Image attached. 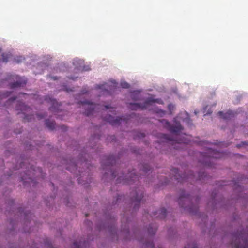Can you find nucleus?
Here are the masks:
<instances>
[{
	"label": "nucleus",
	"mask_w": 248,
	"mask_h": 248,
	"mask_svg": "<svg viewBox=\"0 0 248 248\" xmlns=\"http://www.w3.org/2000/svg\"><path fill=\"white\" fill-rule=\"evenodd\" d=\"M180 142H184V143H187V142H186V141H183V140L181 141Z\"/></svg>",
	"instance_id": "nucleus-49"
},
{
	"label": "nucleus",
	"mask_w": 248,
	"mask_h": 248,
	"mask_svg": "<svg viewBox=\"0 0 248 248\" xmlns=\"http://www.w3.org/2000/svg\"><path fill=\"white\" fill-rule=\"evenodd\" d=\"M217 114L219 117L225 120L230 119L235 115L234 113L231 110H229L226 113H223L222 111H219Z\"/></svg>",
	"instance_id": "nucleus-17"
},
{
	"label": "nucleus",
	"mask_w": 248,
	"mask_h": 248,
	"mask_svg": "<svg viewBox=\"0 0 248 248\" xmlns=\"http://www.w3.org/2000/svg\"><path fill=\"white\" fill-rule=\"evenodd\" d=\"M16 99V97H13V98H10L8 100L9 101H14V100H15Z\"/></svg>",
	"instance_id": "nucleus-43"
},
{
	"label": "nucleus",
	"mask_w": 248,
	"mask_h": 248,
	"mask_svg": "<svg viewBox=\"0 0 248 248\" xmlns=\"http://www.w3.org/2000/svg\"><path fill=\"white\" fill-rule=\"evenodd\" d=\"M173 174H174V177L176 180L179 182L184 183L185 182H190L192 183L195 180V176L193 172L189 171L187 175L183 174V175H180L179 173V170L176 168H174L171 170Z\"/></svg>",
	"instance_id": "nucleus-6"
},
{
	"label": "nucleus",
	"mask_w": 248,
	"mask_h": 248,
	"mask_svg": "<svg viewBox=\"0 0 248 248\" xmlns=\"http://www.w3.org/2000/svg\"><path fill=\"white\" fill-rule=\"evenodd\" d=\"M101 88V86H100V85H97V86H96V88H97V89H100Z\"/></svg>",
	"instance_id": "nucleus-47"
},
{
	"label": "nucleus",
	"mask_w": 248,
	"mask_h": 248,
	"mask_svg": "<svg viewBox=\"0 0 248 248\" xmlns=\"http://www.w3.org/2000/svg\"><path fill=\"white\" fill-rule=\"evenodd\" d=\"M23 60H24V58L22 57H17L16 59H15V60L17 63L21 62Z\"/></svg>",
	"instance_id": "nucleus-34"
},
{
	"label": "nucleus",
	"mask_w": 248,
	"mask_h": 248,
	"mask_svg": "<svg viewBox=\"0 0 248 248\" xmlns=\"http://www.w3.org/2000/svg\"><path fill=\"white\" fill-rule=\"evenodd\" d=\"M139 180V176L135 174V170L128 172L125 176H119L117 179L118 183H123V184L131 185L136 181Z\"/></svg>",
	"instance_id": "nucleus-7"
},
{
	"label": "nucleus",
	"mask_w": 248,
	"mask_h": 248,
	"mask_svg": "<svg viewBox=\"0 0 248 248\" xmlns=\"http://www.w3.org/2000/svg\"><path fill=\"white\" fill-rule=\"evenodd\" d=\"M52 78L54 80H56V79H57V78H56V77H52Z\"/></svg>",
	"instance_id": "nucleus-48"
},
{
	"label": "nucleus",
	"mask_w": 248,
	"mask_h": 248,
	"mask_svg": "<svg viewBox=\"0 0 248 248\" xmlns=\"http://www.w3.org/2000/svg\"><path fill=\"white\" fill-rule=\"evenodd\" d=\"M24 163H22V164H21V168H22V167H23V166H24Z\"/></svg>",
	"instance_id": "nucleus-54"
},
{
	"label": "nucleus",
	"mask_w": 248,
	"mask_h": 248,
	"mask_svg": "<svg viewBox=\"0 0 248 248\" xmlns=\"http://www.w3.org/2000/svg\"><path fill=\"white\" fill-rule=\"evenodd\" d=\"M88 93V91H87V90H84V89H83V90H82V91H81V93H82V94H85V93Z\"/></svg>",
	"instance_id": "nucleus-40"
},
{
	"label": "nucleus",
	"mask_w": 248,
	"mask_h": 248,
	"mask_svg": "<svg viewBox=\"0 0 248 248\" xmlns=\"http://www.w3.org/2000/svg\"><path fill=\"white\" fill-rule=\"evenodd\" d=\"M62 129H63L64 130H66L64 126H62Z\"/></svg>",
	"instance_id": "nucleus-52"
},
{
	"label": "nucleus",
	"mask_w": 248,
	"mask_h": 248,
	"mask_svg": "<svg viewBox=\"0 0 248 248\" xmlns=\"http://www.w3.org/2000/svg\"><path fill=\"white\" fill-rule=\"evenodd\" d=\"M72 248H89V244L88 242H74Z\"/></svg>",
	"instance_id": "nucleus-20"
},
{
	"label": "nucleus",
	"mask_w": 248,
	"mask_h": 248,
	"mask_svg": "<svg viewBox=\"0 0 248 248\" xmlns=\"http://www.w3.org/2000/svg\"><path fill=\"white\" fill-rule=\"evenodd\" d=\"M104 108H105L106 109H107L108 108H109L110 107L108 105H106L104 106Z\"/></svg>",
	"instance_id": "nucleus-44"
},
{
	"label": "nucleus",
	"mask_w": 248,
	"mask_h": 248,
	"mask_svg": "<svg viewBox=\"0 0 248 248\" xmlns=\"http://www.w3.org/2000/svg\"><path fill=\"white\" fill-rule=\"evenodd\" d=\"M45 100L47 103H50L51 106L49 108V110L53 112H57L59 111V106L61 105L59 104L55 99L46 96Z\"/></svg>",
	"instance_id": "nucleus-12"
},
{
	"label": "nucleus",
	"mask_w": 248,
	"mask_h": 248,
	"mask_svg": "<svg viewBox=\"0 0 248 248\" xmlns=\"http://www.w3.org/2000/svg\"><path fill=\"white\" fill-rule=\"evenodd\" d=\"M160 137L164 140V141H163V142H167L168 141L172 140V139H171L170 137V136L167 134H161Z\"/></svg>",
	"instance_id": "nucleus-23"
},
{
	"label": "nucleus",
	"mask_w": 248,
	"mask_h": 248,
	"mask_svg": "<svg viewBox=\"0 0 248 248\" xmlns=\"http://www.w3.org/2000/svg\"><path fill=\"white\" fill-rule=\"evenodd\" d=\"M103 119L104 121L108 122L113 126L119 125L121 123V121L122 120V118L120 117H117L115 119L110 115H108V116L105 117Z\"/></svg>",
	"instance_id": "nucleus-15"
},
{
	"label": "nucleus",
	"mask_w": 248,
	"mask_h": 248,
	"mask_svg": "<svg viewBox=\"0 0 248 248\" xmlns=\"http://www.w3.org/2000/svg\"><path fill=\"white\" fill-rule=\"evenodd\" d=\"M140 202H135L132 212L136 211L140 207Z\"/></svg>",
	"instance_id": "nucleus-29"
},
{
	"label": "nucleus",
	"mask_w": 248,
	"mask_h": 248,
	"mask_svg": "<svg viewBox=\"0 0 248 248\" xmlns=\"http://www.w3.org/2000/svg\"><path fill=\"white\" fill-rule=\"evenodd\" d=\"M121 86L123 88L127 89L129 88L130 85L126 82L124 81L121 83Z\"/></svg>",
	"instance_id": "nucleus-27"
},
{
	"label": "nucleus",
	"mask_w": 248,
	"mask_h": 248,
	"mask_svg": "<svg viewBox=\"0 0 248 248\" xmlns=\"http://www.w3.org/2000/svg\"><path fill=\"white\" fill-rule=\"evenodd\" d=\"M72 165L73 166V167H74V168H75L76 169H77V165H76V164H75V163H73V165Z\"/></svg>",
	"instance_id": "nucleus-45"
},
{
	"label": "nucleus",
	"mask_w": 248,
	"mask_h": 248,
	"mask_svg": "<svg viewBox=\"0 0 248 248\" xmlns=\"http://www.w3.org/2000/svg\"><path fill=\"white\" fill-rule=\"evenodd\" d=\"M32 116V115H26V116H25V117L24 118V120L29 121L31 120Z\"/></svg>",
	"instance_id": "nucleus-35"
},
{
	"label": "nucleus",
	"mask_w": 248,
	"mask_h": 248,
	"mask_svg": "<svg viewBox=\"0 0 248 248\" xmlns=\"http://www.w3.org/2000/svg\"><path fill=\"white\" fill-rule=\"evenodd\" d=\"M112 176L114 178L117 176V174H116V172H112L111 173Z\"/></svg>",
	"instance_id": "nucleus-41"
},
{
	"label": "nucleus",
	"mask_w": 248,
	"mask_h": 248,
	"mask_svg": "<svg viewBox=\"0 0 248 248\" xmlns=\"http://www.w3.org/2000/svg\"><path fill=\"white\" fill-rule=\"evenodd\" d=\"M2 61L3 62H7L9 58V55L3 53L2 54Z\"/></svg>",
	"instance_id": "nucleus-28"
},
{
	"label": "nucleus",
	"mask_w": 248,
	"mask_h": 248,
	"mask_svg": "<svg viewBox=\"0 0 248 248\" xmlns=\"http://www.w3.org/2000/svg\"><path fill=\"white\" fill-rule=\"evenodd\" d=\"M205 165L206 166H208V167H211L212 166L211 165H210L209 163H208L207 161H206L205 162Z\"/></svg>",
	"instance_id": "nucleus-42"
},
{
	"label": "nucleus",
	"mask_w": 248,
	"mask_h": 248,
	"mask_svg": "<svg viewBox=\"0 0 248 248\" xmlns=\"http://www.w3.org/2000/svg\"><path fill=\"white\" fill-rule=\"evenodd\" d=\"M111 138L112 140H114V139H115V137L114 136H112Z\"/></svg>",
	"instance_id": "nucleus-46"
},
{
	"label": "nucleus",
	"mask_w": 248,
	"mask_h": 248,
	"mask_svg": "<svg viewBox=\"0 0 248 248\" xmlns=\"http://www.w3.org/2000/svg\"><path fill=\"white\" fill-rule=\"evenodd\" d=\"M203 156H207L206 159H208L210 162L214 159H217L220 158V153L214 150L209 149L207 153H204Z\"/></svg>",
	"instance_id": "nucleus-13"
},
{
	"label": "nucleus",
	"mask_w": 248,
	"mask_h": 248,
	"mask_svg": "<svg viewBox=\"0 0 248 248\" xmlns=\"http://www.w3.org/2000/svg\"><path fill=\"white\" fill-rule=\"evenodd\" d=\"M142 171L145 173H147L151 170L150 166L148 164L142 165Z\"/></svg>",
	"instance_id": "nucleus-24"
},
{
	"label": "nucleus",
	"mask_w": 248,
	"mask_h": 248,
	"mask_svg": "<svg viewBox=\"0 0 248 248\" xmlns=\"http://www.w3.org/2000/svg\"><path fill=\"white\" fill-rule=\"evenodd\" d=\"M246 142H242V144L243 145H244L245 144Z\"/></svg>",
	"instance_id": "nucleus-55"
},
{
	"label": "nucleus",
	"mask_w": 248,
	"mask_h": 248,
	"mask_svg": "<svg viewBox=\"0 0 248 248\" xmlns=\"http://www.w3.org/2000/svg\"><path fill=\"white\" fill-rule=\"evenodd\" d=\"M126 222H128V219H126Z\"/></svg>",
	"instance_id": "nucleus-59"
},
{
	"label": "nucleus",
	"mask_w": 248,
	"mask_h": 248,
	"mask_svg": "<svg viewBox=\"0 0 248 248\" xmlns=\"http://www.w3.org/2000/svg\"><path fill=\"white\" fill-rule=\"evenodd\" d=\"M173 231H174V229L173 228H170L168 229V233H169V234L172 235Z\"/></svg>",
	"instance_id": "nucleus-36"
},
{
	"label": "nucleus",
	"mask_w": 248,
	"mask_h": 248,
	"mask_svg": "<svg viewBox=\"0 0 248 248\" xmlns=\"http://www.w3.org/2000/svg\"><path fill=\"white\" fill-rule=\"evenodd\" d=\"M205 177H206V174L205 172H200L199 173L198 178L196 179V180L198 179L199 180H201L202 179H203Z\"/></svg>",
	"instance_id": "nucleus-26"
},
{
	"label": "nucleus",
	"mask_w": 248,
	"mask_h": 248,
	"mask_svg": "<svg viewBox=\"0 0 248 248\" xmlns=\"http://www.w3.org/2000/svg\"><path fill=\"white\" fill-rule=\"evenodd\" d=\"M167 214L166 210L164 208H161L159 210L154 212L152 216L163 219L166 217Z\"/></svg>",
	"instance_id": "nucleus-16"
},
{
	"label": "nucleus",
	"mask_w": 248,
	"mask_h": 248,
	"mask_svg": "<svg viewBox=\"0 0 248 248\" xmlns=\"http://www.w3.org/2000/svg\"><path fill=\"white\" fill-rule=\"evenodd\" d=\"M19 212L21 214H24V217L26 218V219H27V220L28 219V217H28V215H27V214L26 213V211L24 212L21 209H19Z\"/></svg>",
	"instance_id": "nucleus-30"
},
{
	"label": "nucleus",
	"mask_w": 248,
	"mask_h": 248,
	"mask_svg": "<svg viewBox=\"0 0 248 248\" xmlns=\"http://www.w3.org/2000/svg\"><path fill=\"white\" fill-rule=\"evenodd\" d=\"M142 197L143 195L142 192H138L135 191V192L132 195L130 202H142Z\"/></svg>",
	"instance_id": "nucleus-19"
},
{
	"label": "nucleus",
	"mask_w": 248,
	"mask_h": 248,
	"mask_svg": "<svg viewBox=\"0 0 248 248\" xmlns=\"http://www.w3.org/2000/svg\"><path fill=\"white\" fill-rule=\"evenodd\" d=\"M162 122H164L165 126L171 133L177 134L180 132L182 129L183 127L181 124H178L177 125L174 126L170 124L167 120H163Z\"/></svg>",
	"instance_id": "nucleus-10"
},
{
	"label": "nucleus",
	"mask_w": 248,
	"mask_h": 248,
	"mask_svg": "<svg viewBox=\"0 0 248 248\" xmlns=\"http://www.w3.org/2000/svg\"><path fill=\"white\" fill-rule=\"evenodd\" d=\"M161 112L164 114L165 113L164 111H161Z\"/></svg>",
	"instance_id": "nucleus-56"
},
{
	"label": "nucleus",
	"mask_w": 248,
	"mask_h": 248,
	"mask_svg": "<svg viewBox=\"0 0 248 248\" xmlns=\"http://www.w3.org/2000/svg\"><path fill=\"white\" fill-rule=\"evenodd\" d=\"M66 169H67V170H70V169L69 168V167H67L66 168Z\"/></svg>",
	"instance_id": "nucleus-53"
},
{
	"label": "nucleus",
	"mask_w": 248,
	"mask_h": 248,
	"mask_svg": "<svg viewBox=\"0 0 248 248\" xmlns=\"http://www.w3.org/2000/svg\"><path fill=\"white\" fill-rule=\"evenodd\" d=\"M31 248H37L35 246H32L31 247Z\"/></svg>",
	"instance_id": "nucleus-51"
},
{
	"label": "nucleus",
	"mask_w": 248,
	"mask_h": 248,
	"mask_svg": "<svg viewBox=\"0 0 248 248\" xmlns=\"http://www.w3.org/2000/svg\"><path fill=\"white\" fill-rule=\"evenodd\" d=\"M71 78L72 79H74V78Z\"/></svg>",
	"instance_id": "nucleus-58"
},
{
	"label": "nucleus",
	"mask_w": 248,
	"mask_h": 248,
	"mask_svg": "<svg viewBox=\"0 0 248 248\" xmlns=\"http://www.w3.org/2000/svg\"><path fill=\"white\" fill-rule=\"evenodd\" d=\"M46 245H47V247L48 248H52V246L50 242H46Z\"/></svg>",
	"instance_id": "nucleus-37"
},
{
	"label": "nucleus",
	"mask_w": 248,
	"mask_h": 248,
	"mask_svg": "<svg viewBox=\"0 0 248 248\" xmlns=\"http://www.w3.org/2000/svg\"><path fill=\"white\" fill-rule=\"evenodd\" d=\"M116 162V159L113 155L105 156L101 162V166L103 169H107L108 167L113 165Z\"/></svg>",
	"instance_id": "nucleus-11"
},
{
	"label": "nucleus",
	"mask_w": 248,
	"mask_h": 248,
	"mask_svg": "<svg viewBox=\"0 0 248 248\" xmlns=\"http://www.w3.org/2000/svg\"><path fill=\"white\" fill-rule=\"evenodd\" d=\"M42 170L41 168L35 167L34 166H31L30 168L28 169L25 174L26 176L21 177V180L23 182L25 186L27 183L31 185V183L34 184L33 176H35L38 177L42 175Z\"/></svg>",
	"instance_id": "nucleus-4"
},
{
	"label": "nucleus",
	"mask_w": 248,
	"mask_h": 248,
	"mask_svg": "<svg viewBox=\"0 0 248 248\" xmlns=\"http://www.w3.org/2000/svg\"><path fill=\"white\" fill-rule=\"evenodd\" d=\"M14 77L16 79V81L10 84L11 88L14 89L15 88L23 87L26 84L27 80L25 79L19 77L17 76H14Z\"/></svg>",
	"instance_id": "nucleus-14"
},
{
	"label": "nucleus",
	"mask_w": 248,
	"mask_h": 248,
	"mask_svg": "<svg viewBox=\"0 0 248 248\" xmlns=\"http://www.w3.org/2000/svg\"><path fill=\"white\" fill-rule=\"evenodd\" d=\"M121 234L124 236L125 239H129L130 236V231L129 230V227L126 225H125L124 226L123 225H122Z\"/></svg>",
	"instance_id": "nucleus-18"
},
{
	"label": "nucleus",
	"mask_w": 248,
	"mask_h": 248,
	"mask_svg": "<svg viewBox=\"0 0 248 248\" xmlns=\"http://www.w3.org/2000/svg\"><path fill=\"white\" fill-rule=\"evenodd\" d=\"M37 118H38V119H41L45 117V115H42V114H38L37 115Z\"/></svg>",
	"instance_id": "nucleus-39"
},
{
	"label": "nucleus",
	"mask_w": 248,
	"mask_h": 248,
	"mask_svg": "<svg viewBox=\"0 0 248 248\" xmlns=\"http://www.w3.org/2000/svg\"><path fill=\"white\" fill-rule=\"evenodd\" d=\"M157 102L156 100L149 98L143 104L140 103H130L129 108L132 110H137L139 108L144 109L146 108L152 103ZM157 102H158L157 101Z\"/></svg>",
	"instance_id": "nucleus-9"
},
{
	"label": "nucleus",
	"mask_w": 248,
	"mask_h": 248,
	"mask_svg": "<svg viewBox=\"0 0 248 248\" xmlns=\"http://www.w3.org/2000/svg\"><path fill=\"white\" fill-rule=\"evenodd\" d=\"M188 203V204L186 206V202H179V206L182 208H184V211L191 215L197 216L198 222L204 232H207L210 235H212V234L213 235H215L214 231L215 225L213 222H211L209 225L207 224L206 222L207 216L199 212L197 202Z\"/></svg>",
	"instance_id": "nucleus-1"
},
{
	"label": "nucleus",
	"mask_w": 248,
	"mask_h": 248,
	"mask_svg": "<svg viewBox=\"0 0 248 248\" xmlns=\"http://www.w3.org/2000/svg\"><path fill=\"white\" fill-rule=\"evenodd\" d=\"M107 223L106 224H98L97 228L98 230H106L113 240H118L119 234L118 231L115 227L114 221L115 217L112 214H109L106 216Z\"/></svg>",
	"instance_id": "nucleus-3"
},
{
	"label": "nucleus",
	"mask_w": 248,
	"mask_h": 248,
	"mask_svg": "<svg viewBox=\"0 0 248 248\" xmlns=\"http://www.w3.org/2000/svg\"><path fill=\"white\" fill-rule=\"evenodd\" d=\"M124 195H117V197L115 202H120L122 200H125Z\"/></svg>",
	"instance_id": "nucleus-31"
},
{
	"label": "nucleus",
	"mask_w": 248,
	"mask_h": 248,
	"mask_svg": "<svg viewBox=\"0 0 248 248\" xmlns=\"http://www.w3.org/2000/svg\"><path fill=\"white\" fill-rule=\"evenodd\" d=\"M211 203L210 206H212L214 208L215 207H217V206H218L219 205V203L221 202H209Z\"/></svg>",
	"instance_id": "nucleus-33"
},
{
	"label": "nucleus",
	"mask_w": 248,
	"mask_h": 248,
	"mask_svg": "<svg viewBox=\"0 0 248 248\" xmlns=\"http://www.w3.org/2000/svg\"><path fill=\"white\" fill-rule=\"evenodd\" d=\"M85 224L89 228H92V222H91L90 220H85Z\"/></svg>",
	"instance_id": "nucleus-32"
},
{
	"label": "nucleus",
	"mask_w": 248,
	"mask_h": 248,
	"mask_svg": "<svg viewBox=\"0 0 248 248\" xmlns=\"http://www.w3.org/2000/svg\"><path fill=\"white\" fill-rule=\"evenodd\" d=\"M191 195L189 193H186L184 190H181L179 195V200L181 202H183V200H188L192 201V199L190 198Z\"/></svg>",
	"instance_id": "nucleus-21"
},
{
	"label": "nucleus",
	"mask_w": 248,
	"mask_h": 248,
	"mask_svg": "<svg viewBox=\"0 0 248 248\" xmlns=\"http://www.w3.org/2000/svg\"><path fill=\"white\" fill-rule=\"evenodd\" d=\"M46 126L50 130H53L55 129V123L54 121H50L49 120H46L45 122Z\"/></svg>",
	"instance_id": "nucleus-22"
},
{
	"label": "nucleus",
	"mask_w": 248,
	"mask_h": 248,
	"mask_svg": "<svg viewBox=\"0 0 248 248\" xmlns=\"http://www.w3.org/2000/svg\"><path fill=\"white\" fill-rule=\"evenodd\" d=\"M240 146L239 145H237V147H239Z\"/></svg>",
	"instance_id": "nucleus-57"
},
{
	"label": "nucleus",
	"mask_w": 248,
	"mask_h": 248,
	"mask_svg": "<svg viewBox=\"0 0 248 248\" xmlns=\"http://www.w3.org/2000/svg\"><path fill=\"white\" fill-rule=\"evenodd\" d=\"M157 229L156 225L155 224H150L147 228L148 235L147 238H138V240L143 243L145 248H154V244L152 240V236L155 233Z\"/></svg>",
	"instance_id": "nucleus-5"
},
{
	"label": "nucleus",
	"mask_w": 248,
	"mask_h": 248,
	"mask_svg": "<svg viewBox=\"0 0 248 248\" xmlns=\"http://www.w3.org/2000/svg\"><path fill=\"white\" fill-rule=\"evenodd\" d=\"M184 248H198L197 245L195 242H192L191 243L187 244Z\"/></svg>",
	"instance_id": "nucleus-25"
},
{
	"label": "nucleus",
	"mask_w": 248,
	"mask_h": 248,
	"mask_svg": "<svg viewBox=\"0 0 248 248\" xmlns=\"http://www.w3.org/2000/svg\"><path fill=\"white\" fill-rule=\"evenodd\" d=\"M231 245L233 248H248V231L242 230L232 234Z\"/></svg>",
	"instance_id": "nucleus-2"
},
{
	"label": "nucleus",
	"mask_w": 248,
	"mask_h": 248,
	"mask_svg": "<svg viewBox=\"0 0 248 248\" xmlns=\"http://www.w3.org/2000/svg\"><path fill=\"white\" fill-rule=\"evenodd\" d=\"M139 138H143L145 137V134L143 133H139L138 135Z\"/></svg>",
	"instance_id": "nucleus-38"
},
{
	"label": "nucleus",
	"mask_w": 248,
	"mask_h": 248,
	"mask_svg": "<svg viewBox=\"0 0 248 248\" xmlns=\"http://www.w3.org/2000/svg\"><path fill=\"white\" fill-rule=\"evenodd\" d=\"M26 106L24 105V104L22 105V108H25Z\"/></svg>",
	"instance_id": "nucleus-50"
},
{
	"label": "nucleus",
	"mask_w": 248,
	"mask_h": 248,
	"mask_svg": "<svg viewBox=\"0 0 248 248\" xmlns=\"http://www.w3.org/2000/svg\"><path fill=\"white\" fill-rule=\"evenodd\" d=\"M81 104H82L84 107V108L85 109L84 113L87 116L93 115L95 109L98 108L99 106L98 105L93 104L92 103H91L90 102L87 101L81 102Z\"/></svg>",
	"instance_id": "nucleus-8"
}]
</instances>
